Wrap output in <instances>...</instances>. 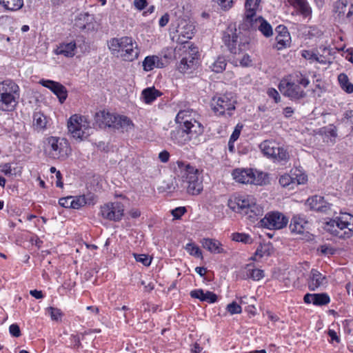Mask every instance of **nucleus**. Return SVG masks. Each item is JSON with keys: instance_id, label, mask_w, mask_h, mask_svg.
I'll return each instance as SVG.
<instances>
[{"instance_id": "3c124183", "label": "nucleus", "mask_w": 353, "mask_h": 353, "mask_svg": "<svg viewBox=\"0 0 353 353\" xmlns=\"http://www.w3.org/2000/svg\"><path fill=\"white\" fill-rule=\"evenodd\" d=\"M216 2L223 10L227 11L233 6L234 0H216Z\"/></svg>"}, {"instance_id": "1a4fd4ad", "label": "nucleus", "mask_w": 353, "mask_h": 353, "mask_svg": "<svg viewBox=\"0 0 353 353\" xmlns=\"http://www.w3.org/2000/svg\"><path fill=\"white\" fill-rule=\"evenodd\" d=\"M43 152L51 159L63 161L67 159L69 153V144L66 139L57 137L44 138Z\"/></svg>"}, {"instance_id": "39448f33", "label": "nucleus", "mask_w": 353, "mask_h": 353, "mask_svg": "<svg viewBox=\"0 0 353 353\" xmlns=\"http://www.w3.org/2000/svg\"><path fill=\"white\" fill-rule=\"evenodd\" d=\"M108 46L112 54L120 57L124 61H132L139 54L137 42L130 37L112 38L108 41Z\"/></svg>"}, {"instance_id": "bb28decb", "label": "nucleus", "mask_w": 353, "mask_h": 353, "mask_svg": "<svg viewBox=\"0 0 353 353\" xmlns=\"http://www.w3.org/2000/svg\"><path fill=\"white\" fill-rule=\"evenodd\" d=\"M77 45L74 41L70 43H62L54 50V53L58 55H63L65 57H72L75 54Z\"/></svg>"}, {"instance_id": "2f4dec72", "label": "nucleus", "mask_w": 353, "mask_h": 353, "mask_svg": "<svg viewBox=\"0 0 353 353\" xmlns=\"http://www.w3.org/2000/svg\"><path fill=\"white\" fill-rule=\"evenodd\" d=\"M161 93L154 87L147 88L142 91L141 96L145 103H151L161 96Z\"/></svg>"}, {"instance_id": "ea45409f", "label": "nucleus", "mask_w": 353, "mask_h": 353, "mask_svg": "<svg viewBox=\"0 0 353 353\" xmlns=\"http://www.w3.org/2000/svg\"><path fill=\"white\" fill-rule=\"evenodd\" d=\"M279 183L284 188H288L289 190L294 189L296 185V181L294 176L290 174H284L279 178Z\"/></svg>"}, {"instance_id": "de8ad7c7", "label": "nucleus", "mask_w": 353, "mask_h": 353, "mask_svg": "<svg viewBox=\"0 0 353 353\" xmlns=\"http://www.w3.org/2000/svg\"><path fill=\"white\" fill-rule=\"evenodd\" d=\"M134 256L137 262L141 263L145 266H148L151 263L152 259L147 254H134Z\"/></svg>"}, {"instance_id": "423d86ee", "label": "nucleus", "mask_w": 353, "mask_h": 353, "mask_svg": "<svg viewBox=\"0 0 353 353\" xmlns=\"http://www.w3.org/2000/svg\"><path fill=\"white\" fill-rule=\"evenodd\" d=\"M323 229L340 239H348L353 235V215L341 212L340 215L324 223Z\"/></svg>"}, {"instance_id": "864d4df0", "label": "nucleus", "mask_w": 353, "mask_h": 353, "mask_svg": "<svg viewBox=\"0 0 353 353\" xmlns=\"http://www.w3.org/2000/svg\"><path fill=\"white\" fill-rule=\"evenodd\" d=\"M9 332L12 336L19 337L21 336V330L17 323H13L10 325Z\"/></svg>"}, {"instance_id": "79ce46f5", "label": "nucleus", "mask_w": 353, "mask_h": 353, "mask_svg": "<svg viewBox=\"0 0 353 353\" xmlns=\"http://www.w3.org/2000/svg\"><path fill=\"white\" fill-rule=\"evenodd\" d=\"M232 236V240L236 242H241L248 244H250L252 242L250 236L245 233H233Z\"/></svg>"}, {"instance_id": "6e6d98bb", "label": "nucleus", "mask_w": 353, "mask_h": 353, "mask_svg": "<svg viewBox=\"0 0 353 353\" xmlns=\"http://www.w3.org/2000/svg\"><path fill=\"white\" fill-rule=\"evenodd\" d=\"M59 204L63 208H72V196H67L64 198H61L59 200Z\"/></svg>"}, {"instance_id": "49530a36", "label": "nucleus", "mask_w": 353, "mask_h": 353, "mask_svg": "<svg viewBox=\"0 0 353 353\" xmlns=\"http://www.w3.org/2000/svg\"><path fill=\"white\" fill-rule=\"evenodd\" d=\"M72 208L73 209H79L82 206L86 205V201H85L83 196H72Z\"/></svg>"}, {"instance_id": "4468645a", "label": "nucleus", "mask_w": 353, "mask_h": 353, "mask_svg": "<svg viewBox=\"0 0 353 353\" xmlns=\"http://www.w3.org/2000/svg\"><path fill=\"white\" fill-rule=\"evenodd\" d=\"M263 154L277 161H286L289 158L288 152L277 143L265 140L259 145Z\"/></svg>"}, {"instance_id": "0e129e2a", "label": "nucleus", "mask_w": 353, "mask_h": 353, "mask_svg": "<svg viewBox=\"0 0 353 353\" xmlns=\"http://www.w3.org/2000/svg\"><path fill=\"white\" fill-rule=\"evenodd\" d=\"M240 134L241 132L239 129H234L230 137L229 143L230 144L236 141L239 139Z\"/></svg>"}, {"instance_id": "2eb2a0df", "label": "nucleus", "mask_w": 353, "mask_h": 353, "mask_svg": "<svg viewBox=\"0 0 353 353\" xmlns=\"http://www.w3.org/2000/svg\"><path fill=\"white\" fill-rule=\"evenodd\" d=\"M288 223V219L279 212H270L261 219L260 225L270 230H280L285 228Z\"/></svg>"}, {"instance_id": "58836bf2", "label": "nucleus", "mask_w": 353, "mask_h": 353, "mask_svg": "<svg viewBox=\"0 0 353 353\" xmlns=\"http://www.w3.org/2000/svg\"><path fill=\"white\" fill-rule=\"evenodd\" d=\"M291 3L303 17H306L309 15V10L306 0H291Z\"/></svg>"}, {"instance_id": "ddd939ff", "label": "nucleus", "mask_w": 353, "mask_h": 353, "mask_svg": "<svg viewBox=\"0 0 353 353\" xmlns=\"http://www.w3.org/2000/svg\"><path fill=\"white\" fill-rule=\"evenodd\" d=\"M238 36L236 34V28L235 25L230 24L224 31L223 35V41L228 47L230 52L232 54H240L245 50L249 45L248 43H241L239 48L236 47L237 43Z\"/></svg>"}, {"instance_id": "393cba45", "label": "nucleus", "mask_w": 353, "mask_h": 353, "mask_svg": "<svg viewBox=\"0 0 353 353\" xmlns=\"http://www.w3.org/2000/svg\"><path fill=\"white\" fill-rule=\"evenodd\" d=\"M334 11L339 17L345 15L347 19H350L353 15V4L347 8V0H338L334 4Z\"/></svg>"}, {"instance_id": "c9c22d12", "label": "nucleus", "mask_w": 353, "mask_h": 353, "mask_svg": "<svg viewBox=\"0 0 353 353\" xmlns=\"http://www.w3.org/2000/svg\"><path fill=\"white\" fill-rule=\"evenodd\" d=\"M338 81L343 90L348 94L353 92V84L350 82L347 74L345 73H341L338 76Z\"/></svg>"}, {"instance_id": "4d7b16f0", "label": "nucleus", "mask_w": 353, "mask_h": 353, "mask_svg": "<svg viewBox=\"0 0 353 353\" xmlns=\"http://www.w3.org/2000/svg\"><path fill=\"white\" fill-rule=\"evenodd\" d=\"M267 94L269 97L272 98L275 103H278L280 100V95L277 90L274 88H269L267 91Z\"/></svg>"}, {"instance_id": "bf43d9fd", "label": "nucleus", "mask_w": 353, "mask_h": 353, "mask_svg": "<svg viewBox=\"0 0 353 353\" xmlns=\"http://www.w3.org/2000/svg\"><path fill=\"white\" fill-rule=\"evenodd\" d=\"M185 212L186 210L184 207H179L172 210V214L174 218L179 219L185 214Z\"/></svg>"}, {"instance_id": "b1692460", "label": "nucleus", "mask_w": 353, "mask_h": 353, "mask_svg": "<svg viewBox=\"0 0 353 353\" xmlns=\"http://www.w3.org/2000/svg\"><path fill=\"white\" fill-rule=\"evenodd\" d=\"M143 69L145 72H150L154 68H162L164 63L161 58L157 55L147 56L142 63Z\"/></svg>"}, {"instance_id": "09e8293b", "label": "nucleus", "mask_w": 353, "mask_h": 353, "mask_svg": "<svg viewBox=\"0 0 353 353\" xmlns=\"http://www.w3.org/2000/svg\"><path fill=\"white\" fill-rule=\"evenodd\" d=\"M48 310L52 321H58L59 320H61V318L63 315L61 310L56 307H50L48 308Z\"/></svg>"}, {"instance_id": "052dcab7", "label": "nucleus", "mask_w": 353, "mask_h": 353, "mask_svg": "<svg viewBox=\"0 0 353 353\" xmlns=\"http://www.w3.org/2000/svg\"><path fill=\"white\" fill-rule=\"evenodd\" d=\"M148 5L147 0H134V6L138 10H143Z\"/></svg>"}, {"instance_id": "a18cd8bd", "label": "nucleus", "mask_w": 353, "mask_h": 353, "mask_svg": "<svg viewBox=\"0 0 353 353\" xmlns=\"http://www.w3.org/2000/svg\"><path fill=\"white\" fill-rule=\"evenodd\" d=\"M296 181V185L299 184H303L307 181V176L305 174H302L301 170H296L292 174Z\"/></svg>"}, {"instance_id": "6ab92c4d", "label": "nucleus", "mask_w": 353, "mask_h": 353, "mask_svg": "<svg viewBox=\"0 0 353 353\" xmlns=\"http://www.w3.org/2000/svg\"><path fill=\"white\" fill-rule=\"evenodd\" d=\"M248 27L258 28V30L266 37L272 35L273 30L271 25L262 17L253 19L252 24L246 23Z\"/></svg>"}, {"instance_id": "680f3d73", "label": "nucleus", "mask_w": 353, "mask_h": 353, "mask_svg": "<svg viewBox=\"0 0 353 353\" xmlns=\"http://www.w3.org/2000/svg\"><path fill=\"white\" fill-rule=\"evenodd\" d=\"M0 172L6 175L12 174V168L10 163L0 165Z\"/></svg>"}, {"instance_id": "4c0bfd02", "label": "nucleus", "mask_w": 353, "mask_h": 353, "mask_svg": "<svg viewBox=\"0 0 353 353\" xmlns=\"http://www.w3.org/2000/svg\"><path fill=\"white\" fill-rule=\"evenodd\" d=\"M226 60L223 57H219L210 65V68L216 73L222 72L226 67Z\"/></svg>"}, {"instance_id": "20e7f679", "label": "nucleus", "mask_w": 353, "mask_h": 353, "mask_svg": "<svg viewBox=\"0 0 353 353\" xmlns=\"http://www.w3.org/2000/svg\"><path fill=\"white\" fill-rule=\"evenodd\" d=\"M228 206L233 212L247 216L252 221L263 212V208L256 203V199L250 195L234 194L228 199Z\"/></svg>"}, {"instance_id": "a878e982", "label": "nucleus", "mask_w": 353, "mask_h": 353, "mask_svg": "<svg viewBox=\"0 0 353 353\" xmlns=\"http://www.w3.org/2000/svg\"><path fill=\"white\" fill-rule=\"evenodd\" d=\"M201 243L203 248L208 250L211 253L222 254L225 252L221 243L216 239L209 238L203 239Z\"/></svg>"}, {"instance_id": "7c9ffc66", "label": "nucleus", "mask_w": 353, "mask_h": 353, "mask_svg": "<svg viewBox=\"0 0 353 353\" xmlns=\"http://www.w3.org/2000/svg\"><path fill=\"white\" fill-rule=\"evenodd\" d=\"M310 290H314L324 284L325 277L316 270L310 272Z\"/></svg>"}, {"instance_id": "9d476101", "label": "nucleus", "mask_w": 353, "mask_h": 353, "mask_svg": "<svg viewBox=\"0 0 353 353\" xmlns=\"http://www.w3.org/2000/svg\"><path fill=\"white\" fill-rule=\"evenodd\" d=\"M236 99L232 92H227L223 94H216L210 101V107L212 111L218 116H223L227 114L229 116L232 114L235 110Z\"/></svg>"}, {"instance_id": "5701e85b", "label": "nucleus", "mask_w": 353, "mask_h": 353, "mask_svg": "<svg viewBox=\"0 0 353 353\" xmlns=\"http://www.w3.org/2000/svg\"><path fill=\"white\" fill-rule=\"evenodd\" d=\"M114 122L112 128L121 130V132H128L134 128L132 121L126 116L116 114L114 118Z\"/></svg>"}, {"instance_id": "37998d69", "label": "nucleus", "mask_w": 353, "mask_h": 353, "mask_svg": "<svg viewBox=\"0 0 353 353\" xmlns=\"http://www.w3.org/2000/svg\"><path fill=\"white\" fill-rule=\"evenodd\" d=\"M186 251L195 257L202 258V252L200 248L194 243H190L185 245Z\"/></svg>"}, {"instance_id": "6e6552de", "label": "nucleus", "mask_w": 353, "mask_h": 353, "mask_svg": "<svg viewBox=\"0 0 353 353\" xmlns=\"http://www.w3.org/2000/svg\"><path fill=\"white\" fill-rule=\"evenodd\" d=\"M20 97L19 85L11 79L0 82V109L12 111L18 104Z\"/></svg>"}, {"instance_id": "e433bc0d", "label": "nucleus", "mask_w": 353, "mask_h": 353, "mask_svg": "<svg viewBox=\"0 0 353 353\" xmlns=\"http://www.w3.org/2000/svg\"><path fill=\"white\" fill-rule=\"evenodd\" d=\"M92 19V17L88 13L80 14L76 20L75 25L80 29L85 30Z\"/></svg>"}, {"instance_id": "13d9d810", "label": "nucleus", "mask_w": 353, "mask_h": 353, "mask_svg": "<svg viewBox=\"0 0 353 353\" xmlns=\"http://www.w3.org/2000/svg\"><path fill=\"white\" fill-rule=\"evenodd\" d=\"M345 122L351 125L353 130V110H347L344 114Z\"/></svg>"}, {"instance_id": "aec40b11", "label": "nucleus", "mask_w": 353, "mask_h": 353, "mask_svg": "<svg viewBox=\"0 0 353 353\" xmlns=\"http://www.w3.org/2000/svg\"><path fill=\"white\" fill-rule=\"evenodd\" d=\"M330 50L329 48L323 46H320L316 52H313L310 54V63H319L323 65L330 63Z\"/></svg>"}, {"instance_id": "dca6fc26", "label": "nucleus", "mask_w": 353, "mask_h": 353, "mask_svg": "<svg viewBox=\"0 0 353 353\" xmlns=\"http://www.w3.org/2000/svg\"><path fill=\"white\" fill-rule=\"evenodd\" d=\"M100 213L103 219L119 221L124 214V206L121 202H110L101 207Z\"/></svg>"}, {"instance_id": "c756f323", "label": "nucleus", "mask_w": 353, "mask_h": 353, "mask_svg": "<svg viewBox=\"0 0 353 353\" xmlns=\"http://www.w3.org/2000/svg\"><path fill=\"white\" fill-rule=\"evenodd\" d=\"M259 5H254V0H252L250 4H248V0L245 3V17L244 21L245 23L252 24L253 18L256 17V11L258 9Z\"/></svg>"}, {"instance_id": "412c9836", "label": "nucleus", "mask_w": 353, "mask_h": 353, "mask_svg": "<svg viewBox=\"0 0 353 353\" xmlns=\"http://www.w3.org/2000/svg\"><path fill=\"white\" fill-rule=\"evenodd\" d=\"M332 204L325 200L322 196L315 195L310 201V210L321 213H328L331 210Z\"/></svg>"}, {"instance_id": "cd10ccee", "label": "nucleus", "mask_w": 353, "mask_h": 353, "mask_svg": "<svg viewBox=\"0 0 353 353\" xmlns=\"http://www.w3.org/2000/svg\"><path fill=\"white\" fill-rule=\"evenodd\" d=\"M264 276L263 271L254 268L252 264L247 265L242 270V277L244 279H252L254 281H259Z\"/></svg>"}, {"instance_id": "5fc2aeb1", "label": "nucleus", "mask_w": 353, "mask_h": 353, "mask_svg": "<svg viewBox=\"0 0 353 353\" xmlns=\"http://www.w3.org/2000/svg\"><path fill=\"white\" fill-rule=\"evenodd\" d=\"M204 301H206L209 303H213L216 302L217 301V296L216 294H214L212 292L206 291L205 292V296L203 299Z\"/></svg>"}, {"instance_id": "c03bdc74", "label": "nucleus", "mask_w": 353, "mask_h": 353, "mask_svg": "<svg viewBox=\"0 0 353 353\" xmlns=\"http://www.w3.org/2000/svg\"><path fill=\"white\" fill-rule=\"evenodd\" d=\"M325 91V83L321 79H317L314 88L312 89L314 97H321V94Z\"/></svg>"}, {"instance_id": "f03ea898", "label": "nucleus", "mask_w": 353, "mask_h": 353, "mask_svg": "<svg viewBox=\"0 0 353 353\" xmlns=\"http://www.w3.org/2000/svg\"><path fill=\"white\" fill-rule=\"evenodd\" d=\"M195 27L190 21L185 20L181 21L179 24L176 32L179 33V39L184 44L183 48L188 49V57H183L179 64V69L182 72H185L188 69L193 68L195 61L198 59V49L187 41L183 39H190L194 34Z\"/></svg>"}, {"instance_id": "72a5a7b5", "label": "nucleus", "mask_w": 353, "mask_h": 353, "mask_svg": "<svg viewBox=\"0 0 353 353\" xmlns=\"http://www.w3.org/2000/svg\"><path fill=\"white\" fill-rule=\"evenodd\" d=\"M310 303L316 306H323L330 302V298L327 293L310 294Z\"/></svg>"}, {"instance_id": "c85d7f7f", "label": "nucleus", "mask_w": 353, "mask_h": 353, "mask_svg": "<svg viewBox=\"0 0 353 353\" xmlns=\"http://www.w3.org/2000/svg\"><path fill=\"white\" fill-rule=\"evenodd\" d=\"M282 29L279 30V34L276 37V48L278 50H281L286 48L290 45V36L285 27L279 26L278 29Z\"/></svg>"}, {"instance_id": "7ed1b4c3", "label": "nucleus", "mask_w": 353, "mask_h": 353, "mask_svg": "<svg viewBox=\"0 0 353 353\" xmlns=\"http://www.w3.org/2000/svg\"><path fill=\"white\" fill-rule=\"evenodd\" d=\"M178 177L187 192L192 195L199 194L203 189L201 172L188 163L178 161Z\"/></svg>"}, {"instance_id": "69168bd1", "label": "nucleus", "mask_w": 353, "mask_h": 353, "mask_svg": "<svg viewBox=\"0 0 353 353\" xmlns=\"http://www.w3.org/2000/svg\"><path fill=\"white\" fill-rule=\"evenodd\" d=\"M250 56L247 54H244L242 59L240 60V65L244 67L250 65L251 63Z\"/></svg>"}, {"instance_id": "4be33fe9", "label": "nucleus", "mask_w": 353, "mask_h": 353, "mask_svg": "<svg viewBox=\"0 0 353 353\" xmlns=\"http://www.w3.org/2000/svg\"><path fill=\"white\" fill-rule=\"evenodd\" d=\"M292 233L305 234L308 233L309 225L307 221L299 216H294L290 225Z\"/></svg>"}, {"instance_id": "774afa93", "label": "nucleus", "mask_w": 353, "mask_h": 353, "mask_svg": "<svg viewBox=\"0 0 353 353\" xmlns=\"http://www.w3.org/2000/svg\"><path fill=\"white\" fill-rule=\"evenodd\" d=\"M169 19H170V17H169L168 14L166 13V14H163L159 19V26L161 27L165 26L168 24Z\"/></svg>"}, {"instance_id": "0eeeda50", "label": "nucleus", "mask_w": 353, "mask_h": 353, "mask_svg": "<svg viewBox=\"0 0 353 353\" xmlns=\"http://www.w3.org/2000/svg\"><path fill=\"white\" fill-rule=\"evenodd\" d=\"M309 83L308 80L300 72H294L288 79H283L279 84L280 91L285 95L292 99H299L305 96L303 88H305Z\"/></svg>"}, {"instance_id": "338daca9", "label": "nucleus", "mask_w": 353, "mask_h": 353, "mask_svg": "<svg viewBox=\"0 0 353 353\" xmlns=\"http://www.w3.org/2000/svg\"><path fill=\"white\" fill-rule=\"evenodd\" d=\"M170 157V154L168 152L164 150L159 153V158L160 161L163 163H166L168 161Z\"/></svg>"}, {"instance_id": "f257e3e1", "label": "nucleus", "mask_w": 353, "mask_h": 353, "mask_svg": "<svg viewBox=\"0 0 353 353\" xmlns=\"http://www.w3.org/2000/svg\"><path fill=\"white\" fill-rule=\"evenodd\" d=\"M199 119L200 115L192 110H180L175 118L179 128L171 131L170 139L179 145H183L189 141L194 145L199 144L200 137L204 132Z\"/></svg>"}, {"instance_id": "f8f14e48", "label": "nucleus", "mask_w": 353, "mask_h": 353, "mask_svg": "<svg viewBox=\"0 0 353 353\" xmlns=\"http://www.w3.org/2000/svg\"><path fill=\"white\" fill-rule=\"evenodd\" d=\"M69 132L74 138L83 140L90 134L91 129L89 123L83 117L74 114L72 116L68 123Z\"/></svg>"}, {"instance_id": "473e14b6", "label": "nucleus", "mask_w": 353, "mask_h": 353, "mask_svg": "<svg viewBox=\"0 0 353 353\" xmlns=\"http://www.w3.org/2000/svg\"><path fill=\"white\" fill-rule=\"evenodd\" d=\"M48 123L47 117L41 112H37L33 115V126L37 131L43 130Z\"/></svg>"}, {"instance_id": "603ef678", "label": "nucleus", "mask_w": 353, "mask_h": 353, "mask_svg": "<svg viewBox=\"0 0 353 353\" xmlns=\"http://www.w3.org/2000/svg\"><path fill=\"white\" fill-rule=\"evenodd\" d=\"M190 296L192 298L199 299L201 301H204L203 299L205 296V292L202 289H197L191 291Z\"/></svg>"}, {"instance_id": "f3484780", "label": "nucleus", "mask_w": 353, "mask_h": 353, "mask_svg": "<svg viewBox=\"0 0 353 353\" xmlns=\"http://www.w3.org/2000/svg\"><path fill=\"white\" fill-rule=\"evenodd\" d=\"M39 83L43 87L50 89L58 97L61 103L66 99L68 91L65 87L60 83L52 80L41 79Z\"/></svg>"}, {"instance_id": "a19ab883", "label": "nucleus", "mask_w": 353, "mask_h": 353, "mask_svg": "<svg viewBox=\"0 0 353 353\" xmlns=\"http://www.w3.org/2000/svg\"><path fill=\"white\" fill-rule=\"evenodd\" d=\"M320 132L322 134H325L327 137H330L332 139V142H334L335 139L337 137V129L336 127L333 125H329L320 129Z\"/></svg>"}, {"instance_id": "e2e57ef3", "label": "nucleus", "mask_w": 353, "mask_h": 353, "mask_svg": "<svg viewBox=\"0 0 353 353\" xmlns=\"http://www.w3.org/2000/svg\"><path fill=\"white\" fill-rule=\"evenodd\" d=\"M86 201V205H94L96 203V196L93 194H88L83 195Z\"/></svg>"}, {"instance_id": "a211bd4d", "label": "nucleus", "mask_w": 353, "mask_h": 353, "mask_svg": "<svg viewBox=\"0 0 353 353\" xmlns=\"http://www.w3.org/2000/svg\"><path fill=\"white\" fill-rule=\"evenodd\" d=\"M115 117V114L103 110L96 113L94 120L101 128H112L114 122V118Z\"/></svg>"}, {"instance_id": "f704fd0d", "label": "nucleus", "mask_w": 353, "mask_h": 353, "mask_svg": "<svg viewBox=\"0 0 353 353\" xmlns=\"http://www.w3.org/2000/svg\"><path fill=\"white\" fill-rule=\"evenodd\" d=\"M0 4L6 10L17 11L23 6V0H0Z\"/></svg>"}, {"instance_id": "9b49d317", "label": "nucleus", "mask_w": 353, "mask_h": 353, "mask_svg": "<svg viewBox=\"0 0 353 353\" xmlns=\"http://www.w3.org/2000/svg\"><path fill=\"white\" fill-rule=\"evenodd\" d=\"M232 175L238 183L256 185L265 184L266 174L252 168H236L233 170Z\"/></svg>"}, {"instance_id": "8fccbe9b", "label": "nucleus", "mask_w": 353, "mask_h": 353, "mask_svg": "<svg viewBox=\"0 0 353 353\" xmlns=\"http://www.w3.org/2000/svg\"><path fill=\"white\" fill-rule=\"evenodd\" d=\"M226 309L231 314H240L242 312L241 307L234 301L228 304Z\"/></svg>"}]
</instances>
